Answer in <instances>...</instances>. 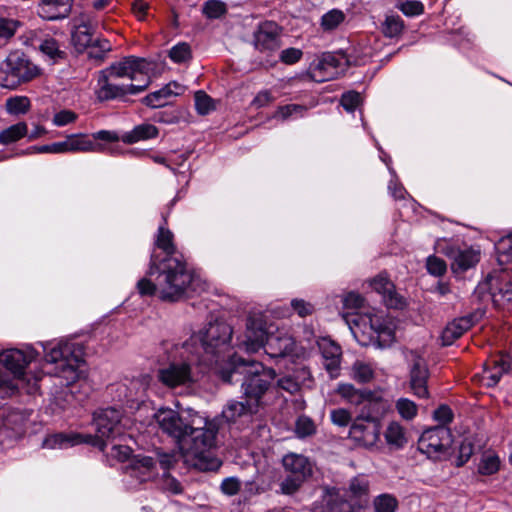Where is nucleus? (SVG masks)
Instances as JSON below:
<instances>
[{
    "label": "nucleus",
    "mask_w": 512,
    "mask_h": 512,
    "mask_svg": "<svg viewBox=\"0 0 512 512\" xmlns=\"http://www.w3.org/2000/svg\"><path fill=\"white\" fill-rule=\"evenodd\" d=\"M73 0H41L38 14L47 20L66 18L72 8Z\"/></svg>",
    "instance_id": "29"
},
{
    "label": "nucleus",
    "mask_w": 512,
    "mask_h": 512,
    "mask_svg": "<svg viewBox=\"0 0 512 512\" xmlns=\"http://www.w3.org/2000/svg\"><path fill=\"white\" fill-rule=\"evenodd\" d=\"M399 9L406 16H418L423 13L424 7L420 1H404L399 5Z\"/></svg>",
    "instance_id": "61"
},
{
    "label": "nucleus",
    "mask_w": 512,
    "mask_h": 512,
    "mask_svg": "<svg viewBox=\"0 0 512 512\" xmlns=\"http://www.w3.org/2000/svg\"><path fill=\"white\" fill-rule=\"evenodd\" d=\"M318 348L323 358L325 370L332 379L337 378L340 374L341 347L330 338L324 337L318 341Z\"/></svg>",
    "instance_id": "25"
},
{
    "label": "nucleus",
    "mask_w": 512,
    "mask_h": 512,
    "mask_svg": "<svg viewBox=\"0 0 512 512\" xmlns=\"http://www.w3.org/2000/svg\"><path fill=\"white\" fill-rule=\"evenodd\" d=\"M427 271L434 276H442L447 270L445 261L436 256H429L426 261Z\"/></svg>",
    "instance_id": "56"
},
{
    "label": "nucleus",
    "mask_w": 512,
    "mask_h": 512,
    "mask_svg": "<svg viewBox=\"0 0 512 512\" xmlns=\"http://www.w3.org/2000/svg\"><path fill=\"white\" fill-rule=\"evenodd\" d=\"M195 109L200 115H207L216 109L215 101L205 91L199 90L194 95Z\"/></svg>",
    "instance_id": "45"
},
{
    "label": "nucleus",
    "mask_w": 512,
    "mask_h": 512,
    "mask_svg": "<svg viewBox=\"0 0 512 512\" xmlns=\"http://www.w3.org/2000/svg\"><path fill=\"white\" fill-rule=\"evenodd\" d=\"M435 421L439 422V426H444L452 422L453 412L447 405H440L433 413Z\"/></svg>",
    "instance_id": "59"
},
{
    "label": "nucleus",
    "mask_w": 512,
    "mask_h": 512,
    "mask_svg": "<svg viewBox=\"0 0 512 512\" xmlns=\"http://www.w3.org/2000/svg\"><path fill=\"white\" fill-rule=\"evenodd\" d=\"M158 262L154 256L146 275L137 282L136 289L140 296L158 295L163 301L174 302L181 299L188 289L196 291L200 279L195 273H183L176 260H168L162 266Z\"/></svg>",
    "instance_id": "2"
},
{
    "label": "nucleus",
    "mask_w": 512,
    "mask_h": 512,
    "mask_svg": "<svg viewBox=\"0 0 512 512\" xmlns=\"http://www.w3.org/2000/svg\"><path fill=\"white\" fill-rule=\"evenodd\" d=\"M306 110L307 108L303 105L287 104L279 106L275 111L273 118L285 121L291 118L302 117Z\"/></svg>",
    "instance_id": "44"
},
{
    "label": "nucleus",
    "mask_w": 512,
    "mask_h": 512,
    "mask_svg": "<svg viewBox=\"0 0 512 512\" xmlns=\"http://www.w3.org/2000/svg\"><path fill=\"white\" fill-rule=\"evenodd\" d=\"M226 12L227 6L221 0H207L202 5V13L209 19H218Z\"/></svg>",
    "instance_id": "47"
},
{
    "label": "nucleus",
    "mask_w": 512,
    "mask_h": 512,
    "mask_svg": "<svg viewBox=\"0 0 512 512\" xmlns=\"http://www.w3.org/2000/svg\"><path fill=\"white\" fill-rule=\"evenodd\" d=\"M509 369V362L503 356L491 360L486 364L483 374V380L488 387L495 386L502 375Z\"/></svg>",
    "instance_id": "33"
},
{
    "label": "nucleus",
    "mask_w": 512,
    "mask_h": 512,
    "mask_svg": "<svg viewBox=\"0 0 512 512\" xmlns=\"http://www.w3.org/2000/svg\"><path fill=\"white\" fill-rule=\"evenodd\" d=\"M31 101L27 96H13L6 100L5 110L8 114L19 116L29 112Z\"/></svg>",
    "instance_id": "40"
},
{
    "label": "nucleus",
    "mask_w": 512,
    "mask_h": 512,
    "mask_svg": "<svg viewBox=\"0 0 512 512\" xmlns=\"http://www.w3.org/2000/svg\"><path fill=\"white\" fill-rule=\"evenodd\" d=\"M174 350L177 357L158 370V379L163 385L169 388L187 386L212 370L206 360H202L191 348L185 349L184 343L176 345Z\"/></svg>",
    "instance_id": "6"
},
{
    "label": "nucleus",
    "mask_w": 512,
    "mask_h": 512,
    "mask_svg": "<svg viewBox=\"0 0 512 512\" xmlns=\"http://www.w3.org/2000/svg\"><path fill=\"white\" fill-rule=\"evenodd\" d=\"M232 327L223 321L209 323L207 327L194 333L189 340L184 342V348H191L202 360H206L208 366L218 374L222 369L221 363L228 360L230 355V342L232 339ZM229 361L227 362V364Z\"/></svg>",
    "instance_id": "5"
},
{
    "label": "nucleus",
    "mask_w": 512,
    "mask_h": 512,
    "mask_svg": "<svg viewBox=\"0 0 512 512\" xmlns=\"http://www.w3.org/2000/svg\"><path fill=\"white\" fill-rule=\"evenodd\" d=\"M372 504L374 512H396L399 506L397 498L389 493L376 496Z\"/></svg>",
    "instance_id": "42"
},
{
    "label": "nucleus",
    "mask_w": 512,
    "mask_h": 512,
    "mask_svg": "<svg viewBox=\"0 0 512 512\" xmlns=\"http://www.w3.org/2000/svg\"><path fill=\"white\" fill-rule=\"evenodd\" d=\"M40 51L46 55L52 63L65 57V52L60 50L58 43L54 39H47L40 45Z\"/></svg>",
    "instance_id": "51"
},
{
    "label": "nucleus",
    "mask_w": 512,
    "mask_h": 512,
    "mask_svg": "<svg viewBox=\"0 0 512 512\" xmlns=\"http://www.w3.org/2000/svg\"><path fill=\"white\" fill-rule=\"evenodd\" d=\"M370 286L382 296L387 307L397 309L403 306L402 297L395 292L394 284L386 276L378 275L370 281Z\"/></svg>",
    "instance_id": "28"
},
{
    "label": "nucleus",
    "mask_w": 512,
    "mask_h": 512,
    "mask_svg": "<svg viewBox=\"0 0 512 512\" xmlns=\"http://www.w3.org/2000/svg\"><path fill=\"white\" fill-rule=\"evenodd\" d=\"M397 34H372L357 47H354L349 57L341 53H323L319 59L312 63L309 68V76L315 82H325L338 78L342 75L353 58L356 65L365 64L368 59L372 58L381 50L384 40H391Z\"/></svg>",
    "instance_id": "4"
},
{
    "label": "nucleus",
    "mask_w": 512,
    "mask_h": 512,
    "mask_svg": "<svg viewBox=\"0 0 512 512\" xmlns=\"http://www.w3.org/2000/svg\"><path fill=\"white\" fill-rule=\"evenodd\" d=\"M35 153L63 154L66 153L65 142H54L47 145L35 146L30 148Z\"/></svg>",
    "instance_id": "60"
},
{
    "label": "nucleus",
    "mask_w": 512,
    "mask_h": 512,
    "mask_svg": "<svg viewBox=\"0 0 512 512\" xmlns=\"http://www.w3.org/2000/svg\"><path fill=\"white\" fill-rule=\"evenodd\" d=\"M254 46L260 52H272L281 47L279 34H254Z\"/></svg>",
    "instance_id": "41"
},
{
    "label": "nucleus",
    "mask_w": 512,
    "mask_h": 512,
    "mask_svg": "<svg viewBox=\"0 0 512 512\" xmlns=\"http://www.w3.org/2000/svg\"><path fill=\"white\" fill-rule=\"evenodd\" d=\"M291 307L300 317L311 315L315 310L311 303L302 299H293L291 301Z\"/></svg>",
    "instance_id": "63"
},
{
    "label": "nucleus",
    "mask_w": 512,
    "mask_h": 512,
    "mask_svg": "<svg viewBox=\"0 0 512 512\" xmlns=\"http://www.w3.org/2000/svg\"><path fill=\"white\" fill-rule=\"evenodd\" d=\"M258 410L250 407L246 400H231L222 410V417L229 423L236 422L239 418L256 414Z\"/></svg>",
    "instance_id": "34"
},
{
    "label": "nucleus",
    "mask_w": 512,
    "mask_h": 512,
    "mask_svg": "<svg viewBox=\"0 0 512 512\" xmlns=\"http://www.w3.org/2000/svg\"><path fill=\"white\" fill-rule=\"evenodd\" d=\"M361 101V95L355 91H349L342 95L341 105L348 112H353Z\"/></svg>",
    "instance_id": "57"
},
{
    "label": "nucleus",
    "mask_w": 512,
    "mask_h": 512,
    "mask_svg": "<svg viewBox=\"0 0 512 512\" xmlns=\"http://www.w3.org/2000/svg\"><path fill=\"white\" fill-rule=\"evenodd\" d=\"M215 439L216 431L213 428H194L190 425L178 446L184 456L195 461L196 466L210 470L219 466L218 461L210 455L211 449L215 446Z\"/></svg>",
    "instance_id": "8"
},
{
    "label": "nucleus",
    "mask_w": 512,
    "mask_h": 512,
    "mask_svg": "<svg viewBox=\"0 0 512 512\" xmlns=\"http://www.w3.org/2000/svg\"><path fill=\"white\" fill-rule=\"evenodd\" d=\"M28 135L26 122H17L0 132V144L10 145L16 143Z\"/></svg>",
    "instance_id": "37"
},
{
    "label": "nucleus",
    "mask_w": 512,
    "mask_h": 512,
    "mask_svg": "<svg viewBox=\"0 0 512 512\" xmlns=\"http://www.w3.org/2000/svg\"><path fill=\"white\" fill-rule=\"evenodd\" d=\"M171 97L172 96L166 86H164L161 89L146 95L143 102L149 107L158 108L165 106Z\"/></svg>",
    "instance_id": "46"
},
{
    "label": "nucleus",
    "mask_w": 512,
    "mask_h": 512,
    "mask_svg": "<svg viewBox=\"0 0 512 512\" xmlns=\"http://www.w3.org/2000/svg\"><path fill=\"white\" fill-rule=\"evenodd\" d=\"M220 488L225 495L233 496L240 491L241 483L236 477H228L222 481Z\"/></svg>",
    "instance_id": "62"
},
{
    "label": "nucleus",
    "mask_w": 512,
    "mask_h": 512,
    "mask_svg": "<svg viewBox=\"0 0 512 512\" xmlns=\"http://www.w3.org/2000/svg\"><path fill=\"white\" fill-rule=\"evenodd\" d=\"M158 129L153 124L143 123L135 126L131 131L122 136V141L127 144H133L139 141L148 140L157 137Z\"/></svg>",
    "instance_id": "36"
},
{
    "label": "nucleus",
    "mask_w": 512,
    "mask_h": 512,
    "mask_svg": "<svg viewBox=\"0 0 512 512\" xmlns=\"http://www.w3.org/2000/svg\"><path fill=\"white\" fill-rule=\"evenodd\" d=\"M360 411L357 417L371 420L381 424L382 418L390 410V403L381 394L368 389L365 395V401L360 405Z\"/></svg>",
    "instance_id": "23"
},
{
    "label": "nucleus",
    "mask_w": 512,
    "mask_h": 512,
    "mask_svg": "<svg viewBox=\"0 0 512 512\" xmlns=\"http://www.w3.org/2000/svg\"><path fill=\"white\" fill-rule=\"evenodd\" d=\"M356 507L355 504L336 495L329 498L323 512H354Z\"/></svg>",
    "instance_id": "48"
},
{
    "label": "nucleus",
    "mask_w": 512,
    "mask_h": 512,
    "mask_svg": "<svg viewBox=\"0 0 512 512\" xmlns=\"http://www.w3.org/2000/svg\"><path fill=\"white\" fill-rule=\"evenodd\" d=\"M489 287L494 302L512 301V274L503 270L488 276Z\"/></svg>",
    "instance_id": "26"
},
{
    "label": "nucleus",
    "mask_w": 512,
    "mask_h": 512,
    "mask_svg": "<svg viewBox=\"0 0 512 512\" xmlns=\"http://www.w3.org/2000/svg\"><path fill=\"white\" fill-rule=\"evenodd\" d=\"M154 419L162 432L175 439L178 445L190 429V424L178 412L170 408L158 409L154 414Z\"/></svg>",
    "instance_id": "20"
},
{
    "label": "nucleus",
    "mask_w": 512,
    "mask_h": 512,
    "mask_svg": "<svg viewBox=\"0 0 512 512\" xmlns=\"http://www.w3.org/2000/svg\"><path fill=\"white\" fill-rule=\"evenodd\" d=\"M170 59L175 63H185L192 58V51L189 44L182 42L173 46L169 51Z\"/></svg>",
    "instance_id": "49"
},
{
    "label": "nucleus",
    "mask_w": 512,
    "mask_h": 512,
    "mask_svg": "<svg viewBox=\"0 0 512 512\" xmlns=\"http://www.w3.org/2000/svg\"><path fill=\"white\" fill-rule=\"evenodd\" d=\"M38 353L32 347L25 350L7 349L0 353V363L15 377L21 378L26 366L36 359Z\"/></svg>",
    "instance_id": "22"
},
{
    "label": "nucleus",
    "mask_w": 512,
    "mask_h": 512,
    "mask_svg": "<svg viewBox=\"0 0 512 512\" xmlns=\"http://www.w3.org/2000/svg\"><path fill=\"white\" fill-rule=\"evenodd\" d=\"M496 250L500 259L502 257H505L506 260L512 258V235L501 238L496 244Z\"/></svg>",
    "instance_id": "64"
},
{
    "label": "nucleus",
    "mask_w": 512,
    "mask_h": 512,
    "mask_svg": "<svg viewBox=\"0 0 512 512\" xmlns=\"http://www.w3.org/2000/svg\"><path fill=\"white\" fill-rule=\"evenodd\" d=\"M66 153L68 152H96L101 146L95 143L86 134H71L64 140Z\"/></svg>",
    "instance_id": "32"
},
{
    "label": "nucleus",
    "mask_w": 512,
    "mask_h": 512,
    "mask_svg": "<svg viewBox=\"0 0 512 512\" xmlns=\"http://www.w3.org/2000/svg\"><path fill=\"white\" fill-rule=\"evenodd\" d=\"M242 375L241 393L242 399L248 405L259 411L264 407L273 393V381L276 372L273 368H267L262 362L245 359L233 354L226 368L218 371V375L226 383H233L235 375Z\"/></svg>",
    "instance_id": "1"
},
{
    "label": "nucleus",
    "mask_w": 512,
    "mask_h": 512,
    "mask_svg": "<svg viewBox=\"0 0 512 512\" xmlns=\"http://www.w3.org/2000/svg\"><path fill=\"white\" fill-rule=\"evenodd\" d=\"M114 79L128 78L131 81H138L141 84L144 77L148 76L150 63L144 58L134 56L125 57L122 60L104 69Z\"/></svg>",
    "instance_id": "18"
},
{
    "label": "nucleus",
    "mask_w": 512,
    "mask_h": 512,
    "mask_svg": "<svg viewBox=\"0 0 512 512\" xmlns=\"http://www.w3.org/2000/svg\"><path fill=\"white\" fill-rule=\"evenodd\" d=\"M47 363L55 364L53 374L70 385L77 381L82 373L84 346L76 342L60 341L55 345L43 346Z\"/></svg>",
    "instance_id": "7"
},
{
    "label": "nucleus",
    "mask_w": 512,
    "mask_h": 512,
    "mask_svg": "<svg viewBox=\"0 0 512 512\" xmlns=\"http://www.w3.org/2000/svg\"><path fill=\"white\" fill-rule=\"evenodd\" d=\"M384 437L389 446L397 449L402 448L406 442V433L404 427L396 421H391L384 432Z\"/></svg>",
    "instance_id": "39"
},
{
    "label": "nucleus",
    "mask_w": 512,
    "mask_h": 512,
    "mask_svg": "<svg viewBox=\"0 0 512 512\" xmlns=\"http://www.w3.org/2000/svg\"><path fill=\"white\" fill-rule=\"evenodd\" d=\"M92 437L90 435L83 436L77 433H58L47 437L43 442L44 448L56 449V448H67L80 443L90 442Z\"/></svg>",
    "instance_id": "31"
},
{
    "label": "nucleus",
    "mask_w": 512,
    "mask_h": 512,
    "mask_svg": "<svg viewBox=\"0 0 512 512\" xmlns=\"http://www.w3.org/2000/svg\"><path fill=\"white\" fill-rule=\"evenodd\" d=\"M345 20V14L338 9H332L322 16L321 25L325 30L336 29Z\"/></svg>",
    "instance_id": "52"
},
{
    "label": "nucleus",
    "mask_w": 512,
    "mask_h": 512,
    "mask_svg": "<svg viewBox=\"0 0 512 512\" xmlns=\"http://www.w3.org/2000/svg\"><path fill=\"white\" fill-rule=\"evenodd\" d=\"M500 458L495 453H485L478 465V472L481 475H493L500 469Z\"/></svg>",
    "instance_id": "43"
},
{
    "label": "nucleus",
    "mask_w": 512,
    "mask_h": 512,
    "mask_svg": "<svg viewBox=\"0 0 512 512\" xmlns=\"http://www.w3.org/2000/svg\"><path fill=\"white\" fill-rule=\"evenodd\" d=\"M129 420L123 418L122 412L116 408L109 407L102 409L94 414V424L97 437L101 439L99 447L105 449L104 439H115L124 436V431L128 426Z\"/></svg>",
    "instance_id": "13"
},
{
    "label": "nucleus",
    "mask_w": 512,
    "mask_h": 512,
    "mask_svg": "<svg viewBox=\"0 0 512 512\" xmlns=\"http://www.w3.org/2000/svg\"><path fill=\"white\" fill-rule=\"evenodd\" d=\"M316 426L311 418L300 416L295 423V433L299 438H305L315 433Z\"/></svg>",
    "instance_id": "53"
},
{
    "label": "nucleus",
    "mask_w": 512,
    "mask_h": 512,
    "mask_svg": "<svg viewBox=\"0 0 512 512\" xmlns=\"http://www.w3.org/2000/svg\"><path fill=\"white\" fill-rule=\"evenodd\" d=\"M350 377L360 384L369 383L375 377V368L369 362L356 360L351 366Z\"/></svg>",
    "instance_id": "38"
},
{
    "label": "nucleus",
    "mask_w": 512,
    "mask_h": 512,
    "mask_svg": "<svg viewBox=\"0 0 512 512\" xmlns=\"http://www.w3.org/2000/svg\"><path fill=\"white\" fill-rule=\"evenodd\" d=\"M167 220L163 217V224L158 228L154 241V249L151 253L150 260L156 256L159 266H162L168 260H176L180 265L183 273H194L189 269L183 255L177 251L174 243V234L167 227Z\"/></svg>",
    "instance_id": "14"
},
{
    "label": "nucleus",
    "mask_w": 512,
    "mask_h": 512,
    "mask_svg": "<svg viewBox=\"0 0 512 512\" xmlns=\"http://www.w3.org/2000/svg\"><path fill=\"white\" fill-rule=\"evenodd\" d=\"M346 493L354 500L358 509L362 508L363 504L367 502L370 494V481L364 474H359L351 478L348 482Z\"/></svg>",
    "instance_id": "30"
},
{
    "label": "nucleus",
    "mask_w": 512,
    "mask_h": 512,
    "mask_svg": "<svg viewBox=\"0 0 512 512\" xmlns=\"http://www.w3.org/2000/svg\"><path fill=\"white\" fill-rule=\"evenodd\" d=\"M381 424L361 417L352 422L348 437L357 446L372 449L380 440Z\"/></svg>",
    "instance_id": "19"
},
{
    "label": "nucleus",
    "mask_w": 512,
    "mask_h": 512,
    "mask_svg": "<svg viewBox=\"0 0 512 512\" xmlns=\"http://www.w3.org/2000/svg\"><path fill=\"white\" fill-rule=\"evenodd\" d=\"M437 249L452 261L451 268L454 272H465L473 268L481 257L480 249L472 246L460 247L447 240L438 241Z\"/></svg>",
    "instance_id": "15"
},
{
    "label": "nucleus",
    "mask_w": 512,
    "mask_h": 512,
    "mask_svg": "<svg viewBox=\"0 0 512 512\" xmlns=\"http://www.w3.org/2000/svg\"><path fill=\"white\" fill-rule=\"evenodd\" d=\"M71 42L79 53L86 52L90 58L102 59L111 50V44L100 34H71Z\"/></svg>",
    "instance_id": "21"
},
{
    "label": "nucleus",
    "mask_w": 512,
    "mask_h": 512,
    "mask_svg": "<svg viewBox=\"0 0 512 512\" xmlns=\"http://www.w3.org/2000/svg\"><path fill=\"white\" fill-rule=\"evenodd\" d=\"M150 84V78L144 77L141 84H120L107 71L96 73L94 95L97 101L106 102L121 99L126 95H136L143 92Z\"/></svg>",
    "instance_id": "11"
},
{
    "label": "nucleus",
    "mask_w": 512,
    "mask_h": 512,
    "mask_svg": "<svg viewBox=\"0 0 512 512\" xmlns=\"http://www.w3.org/2000/svg\"><path fill=\"white\" fill-rule=\"evenodd\" d=\"M396 410L405 420H413L418 413L417 405L410 399L400 398L396 402Z\"/></svg>",
    "instance_id": "50"
},
{
    "label": "nucleus",
    "mask_w": 512,
    "mask_h": 512,
    "mask_svg": "<svg viewBox=\"0 0 512 512\" xmlns=\"http://www.w3.org/2000/svg\"><path fill=\"white\" fill-rule=\"evenodd\" d=\"M275 101V97L268 89L259 91L251 102V106L255 109L263 108Z\"/></svg>",
    "instance_id": "58"
},
{
    "label": "nucleus",
    "mask_w": 512,
    "mask_h": 512,
    "mask_svg": "<svg viewBox=\"0 0 512 512\" xmlns=\"http://www.w3.org/2000/svg\"><path fill=\"white\" fill-rule=\"evenodd\" d=\"M350 329L356 338H367L385 347L395 339L393 322L383 315H354L350 320Z\"/></svg>",
    "instance_id": "10"
},
{
    "label": "nucleus",
    "mask_w": 512,
    "mask_h": 512,
    "mask_svg": "<svg viewBox=\"0 0 512 512\" xmlns=\"http://www.w3.org/2000/svg\"><path fill=\"white\" fill-rule=\"evenodd\" d=\"M335 393L346 403L358 407L365 401L368 389H358L350 383H339Z\"/></svg>",
    "instance_id": "35"
},
{
    "label": "nucleus",
    "mask_w": 512,
    "mask_h": 512,
    "mask_svg": "<svg viewBox=\"0 0 512 512\" xmlns=\"http://www.w3.org/2000/svg\"><path fill=\"white\" fill-rule=\"evenodd\" d=\"M237 346L247 354H255L264 348L265 354L271 359L298 356L294 338L286 331L276 332L267 327L261 313H250L246 319V330L237 339Z\"/></svg>",
    "instance_id": "3"
},
{
    "label": "nucleus",
    "mask_w": 512,
    "mask_h": 512,
    "mask_svg": "<svg viewBox=\"0 0 512 512\" xmlns=\"http://www.w3.org/2000/svg\"><path fill=\"white\" fill-rule=\"evenodd\" d=\"M42 74V69L21 51L11 52L0 64V86L16 89Z\"/></svg>",
    "instance_id": "9"
},
{
    "label": "nucleus",
    "mask_w": 512,
    "mask_h": 512,
    "mask_svg": "<svg viewBox=\"0 0 512 512\" xmlns=\"http://www.w3.org/2000/svg\"><path fill=\"white\" fill-rule=\"evenodd\" d=\"M282 465L286 478L281 483V490L285 494L295 493L313 473L311 461L301 454H286Z\"/></svg>",
    "instance_id": "12"
},
{
    "label": "nucleus",
    "mask_w": 512,
    "mask_h": 512,
    "mask_svg": "<svg viewBox=\"0 0 512 512\" xmlns=\"http://www.w3.org/2000/svg\"><path fill=\"white\" fill-rule=\"evenodd\" d=\"M452 443L450 430L444 426L426 429L418 440V449L428 458L438 460L444 455Z\"/></svg>",
    "instance_id": "16"
},
{
    "label": "nucleus",
    "mask_w": 512,
    "mask_h": 512,
    "mask_svg": "<svg viewBox=\"0 0 512 512\" xmlns=\"http://www.w3.org/2000/svg\"><path fill=\"white\" fill-rule=\"evenodd\" d=\"M127 474L140 483L153 480L157 476L156 461L149 456H136L127 467Z\"/></svg>",
    "instance_id": "27"
},
{
    "label": "nucleus",
    "mask_w": 512,
    "mask_h": 512,
    "mask_svg": "<svg viewBox=\"0 0 512 512\" xmlns=\"http://www.w3.org/2000/svg\"><path fill=\"white\" fill-rule=\"evenodd\" d=\"M404 357L409 366L411 390L419 398L428 397L429 370L425 358L415 350L404 351Z\"/></svg>",
    "instance_id": "17"
},
{
    "label": "nucleus",
    "mask_w": 512,
    "mask_h": 512,
    "mask_svg": "<svg viewBox=\"0 0 512 512\" xmlns=\"http://www.w3.org/2000/svg\"><path fill=\"white\" fill-rule=\"evenodd\" d=\"M330 419L334 425L346 427L352 421V414L345 408H337L330 412Z\"/></svg>",
    "instance_id": "55"
},
{
    "label": "nucleus",
    "mask_w": 512,
    "mask_h": 512,
    "mask_svg": "<svg viewBox=\"0 0 512 512\" xmlns=\"http://www.w3.org/2000/svg\"><path fill=\"white\" fill-rule=\"evenodd\" d=\"M481 317L482 313L476 311L449 322L441 335L442 344L444 346L451 345L455 340L459 339L465 332H467L474 324H476L481 319Z\"/></svg>",
    "instance_id": "24"
},
{
    "label": "nucleus",
    "mask_w": 512,
    "mask_h": 512,
    "mask_svg": "<svg viewBox=\"0 0 512 512\" xmlns=\"http://www.w3.org/2000/svg\"><path fill=\"white\" fill-rule=\"evenodd\" d=\"M77 119V113L69 109H63L54 114L52 123L54 126L63 127L68 124L74 123Z\"/></svg>",
    "instance_id": "54"
}]
</instances>
